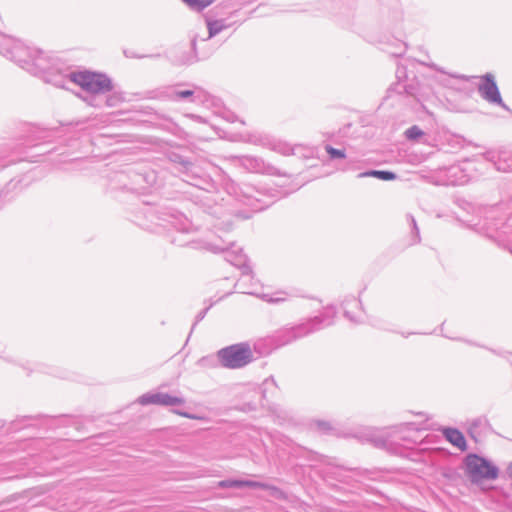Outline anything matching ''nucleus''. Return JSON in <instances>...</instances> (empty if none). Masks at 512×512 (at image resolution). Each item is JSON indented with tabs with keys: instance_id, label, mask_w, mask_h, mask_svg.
I'll list each match as a JSON object with an SVG mask.
<instances>
[{
	"instance_id": "4",
	"label": "nucleus",
	"mask_w": 512,
	"mask_h": 512,
	"mask_svg": "<svg viewBox=\"0 0 512 512\" xmlns=\"http://www.w3.org/2000/svg\"><path fill=\"white\" fill-rule=\"evenodd\" d=\"M139 402L141 404H154L162 406H176L184 403V399L178 396H173L165 392H156L143 395Z\"/></svg>"
},
{
	"instance_id": "9",
	"label": "nucleus",
	"mask_w": 512,
	"mask_h": 512,
	"mask_svg": "<svg viewBox=\"0 0 512 512\" xmlns=\"http://www.w3.org/2000/svg\"><path fill=\"white\" fill-rule=\"evenodd\" d=\"M190 8L202 10L213 3V0H182Z\"/></svg>"
},
{
	"instance_id": "12",
	"label": "nucleus",
	"mask_w": 512,
	"mask_h": 512,
	"mask_svg": "<svg viewBox=\"0 0 512 512\" xmlns=\"http://www.w3.org/2000/svg\"><path fill=\"white\" fill-rule=\"evenodd\" d=\"M327 153L330 155L331 158H345L346 154L344 150L335 149L331 146L326 147Z\"/></svg>"
},
{
	"instance_id": "16",
	"label": "nucleus",
	"mask_w": 512,
	"mask_h": 512,
	"mask_svg": "<svg viewBox=\"0 0 512 512\" xmlns=\"http://www.w3.org/2000/svg\"><path fill=\"white\" fill-rule=\"evenodd\" d=\"M509 476L512 478V463L508 467Z\"/></svg>"
},
{
	"instance_id": "8",
	"label": "nucleus",
	"mask_w": 512,
	"mask_h": 512,
	"mask_svg": "<svg viewBox=\"0 0 512 512\" xmlns=\"http://www.w3.org/2000/svg\"><path fill=\"white\" fill-rule=\"evenodd\" d=\"M359 177H375L384 181H391L396 178V175L390 171L372 170L369 172L361 173Z\"/></svg>"
},
{
	"instance_id": "13",
	"label": "nucleus",
	"mask_w": 512,
	"mask_h": 512,
	"mask_svg": "<svg viewBox=\"0 0 512 512\" xmlns=\"http://www.w3.org/2000/svg\"><path fill=\"white\" fill-rule=\"evenodd\" d=\"M192 94H193V92H192V91H190V90H185V91H180V92H178V94H177V95H178L179 97H188V96H191Z\"/></svg>"
},
{
	"instance_id": "3",
	"label": "nucleus",
	"mask_w": 512,
	"mask_h": 512,
	"mask_svg": "<svg viewBox=\"0 0 512 512\" xmlns=\"http://www.w3.org/2000/svg\"><path fill=\"white\" fill-rule=\"evenodd\" d=\"M218 358L227 368H240L252 360V351L248 344L240 343L228 346L218 352Z\"/></svg>"
},
{
	"instance_id": "11",
	"label": "nucleus",
	"mask_w": 512,
	"mask_h": 512,
	"mask_svg": "<svg viewBox=\"0 0 512 512\" xmlns=\"http://www.w3.org/2000/svg\"><path fill=\"white\" fill-rule=\"evenodd\" d=\"M405 135L411 140H415L423 135L422 130L417 126H412L406 130Z\"/></svg>"
},
{
	"instance_id": "10",
	"label": "nucleus",
	"mask_w": 512,
	"mask_h": 512,
	"mask_svg": "<svg viewBox=\"0 0 512 512\" xmlns=\"http://www.w3.org/2000/svg\"><path fill=\"white\" fill-rule=\"evenodd\" d=\"M207 26H208V30H209V37H213L220 31H222L225 27L224 24L222 23V21H218V20L208 21Z\"/></svg>"
},
{
	"instance_id": "1",
	"label": "nucleus",
	"mask_w": 512,
	"mask_h": 512,
	"mask_svg": "<svg viewBox=\"0 0 512 512\" xmlns=\"http://www.w3.org/2000/svg\"><path fill=\"white\" fill-rule=\"evenodd\" d=\"M465 478L473 485L485 488L499 476L498 467L490 460L476 454H468L463 460Z\"/></svg>"
},
{
	"instance_id": "14",
	"label": "nucleus",
	"mask_w": 512,
	"mask_h": 512,
	"mask_svg": "<svg viewBox=\"0 0 512 512\" xmlns=\"http://www.w3.org/2000/svg\"><path fill=\"white\" fill-rule=\"evenodd\" d=\"M179 415L183 416V417H187V418H195L194 416H191L187 413H178Z\"/></svg>"
},
{
	"instance_id": "5",
	"label": "nucleus",
	"mask_w": 512,
	"mask_h": 512,
	"mask_svg": "<svg viewBox=\"0 0 512 512\" xmlns=\"http://www.w3.org/2000/svg\"><path fill=\"white\" fill-rule=\"evenodd\" d=\"M443 434L448 442L461 451L467 450V442L462 432L453 428H446L443 430Z\"/></svg>"
},
{
	"instance_id": "7",
	"label": "nucleus",
	"mask_w": 512,
	"mask_h": 512,
	"mask_svg": "<svg viewBox=\"0 0 512 512\" xmlns=\"http://www.w3.org/2000/svg\"><path fill=\"white\" fill-rule=\"evenodd\" d=\"M218 485H219V487H222V488H230V487L268 488V486L263 483L256 482V481H249V480H225V481H220L218 483Z\"/></svg>"
},
{
	"instance_id": "15",
	"label": "nucleus",
	"mask_w": 512,
	"mask_h": 512,
	"mask_svg": "<svg viewBox=\"0 0 512 512\" xmlns=\"http://www.w3.org/2000/svg\"><path fill=\"white\" fill-rule=\"evenodd\" d=\"M476 425H477V423H476V422H475V423H473V424L471 425V427H470V433H471V434H473L474 429L476 428Z\"/></svg>"
},
{
	"instance_id": "2",
	"label": "nucleus",
	"mask_w": 512,
	"mask_h": 512,
	"mask_svg": "<svg viewBox=\"0 0 512 512\" xmlns=\"http://www.w3.org/2000/svg\"><path fill=\"white\" fill-rule=\"evenodd\" d=\"M69 78L83 90L93 94L104 93L110 91L112 88L110 79L106 75L97 72H73L70 74Z\"/></svg>"
},
{
	"instance_id": "6",
	"label": "nucleus",
	"mask_w": 512,
	"mask_h": 512,
	"mask_svg": "<svg viewBox=\"0 0 512 512\" xmlns=\"http://www.w3.org/2000/svg\"><path fill=\"white\" fill-rule=\"evenodd\" d=\"M484 97L491 102H500L501 97L495 82L490 78L486 77V82L481 88Z\"/></svg>"
}]
</instances>
